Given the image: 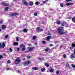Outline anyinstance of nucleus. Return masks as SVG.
I'll return each instance as SVG.
<instances>
[{
  "instance_id": "1",
  "label": "nucleus",
  "mask_w": 75,
  "mask_h": 75,
  "mask_svg": "<svg viewBox=\"0 0 75 75\" xmlns=\"http://www.w3.org/2000/svg\"><path fill=\"white\" fill-rule=\"evenodd\" d=\"M57 30L59 34L62 35V34H65L66 33V32H64V28L62 27H60L57 28Z\"/></svg>"
},
{
  "instance_id": "2",
  "label": "nucleus",
  "mask_w": 75,
  "mask_h": 75,
  "mask_svg": "<svg viewBox=\"0 0 75 75\" xmlns=\"http://www.w3.org/2000/svg\"><path fill=\"white\" fill-rule=\"evenodd\" d=\"M20 57H18L15 60V64H20L21 62V60L19 59Z\"/></svg>"
},
{
  "instance_id": "3",
  "label": "nucleus",
  "mask_w": 75,
  "mask_h": 75,
  "mask_svg": "<svg viewBox=\"0 0 75 75\" xmlns=\"http://www.w3.org/2000/svg\"><path fill=\"white\" fill-rule=\"evenodd\" d=\"M51 38V36H47L46 39V40L47 41H50V39Z\"/></svg>"
},
{
  "instance_id": "4",
  "label": "nucleus",
  "mask_w": 75,
  "mask_h": 75,
  "mask_svg": "<svg viewBox=\"0 0 75 75\" xmlns=\"http://www.w3.org/2000/svg\"><path fill=\"white\" fill-rule=\"evenodd\" d=\"M27 49H28V51H32L34 49V47H27Z\"/></svg>"
},
{
  "instance_id": "5",
  "label": "nucleus",
  "mask_w": 75,
  "mask_h": 75,
  "mask_svg": "<svg viewBox=\"0 0 75 75\" xmlns=\"http://www.w3.org/2000/svg\"><path fill=\"white\" fill-rule=\"evenodd\" d=\"M75 56L74 54L72 53L70 56V58L71 59H73V58H75Z\"/></svg>"
},
{
  "instance_id": "6",
  "label": "nucleus",
  "mask_w": 75,
  "mask_h": 75,
  "mask_svg": "<svg viewBox=\"0 0 75 75\" xmlns=\"http://www.w3.org/2000/svg\"><path fill=\"white\" fill-rule=\"evenodd\" d=\"M9 15L12 16H17V13H12L10 14Z\"/></svg>"
},
{
  "instance_id": "7",
  "label": "nucleus",
  "mask_w": 75,
  "mask_h": 75,
  "mask_svg": "<svg viewBox=\"0 0 75 75\" xmlns=\"http://www.w3.org/2000/svg\"><path fill=\"white\" fill-rule=\"evenodd\" d=\"M23 4H24L25 6H27L28 4V2H27L25 1H23Z\"/></svg>"
},
{
  "instance_id": "8",
  "label": "nucleus",
  "mask_w": 75,
  "mask_h": 75,
  "mask_svg": "<svg viewBox=\"0 0 75 75\" xmlns=\"http://www.w3.org/2000/svg\"><path fill=\"white\" fill-rule=\"evenodd\" d=\"M62 26H64V25H65V24L67 23L64 21H62Z\"/></svg>"
},
{
  "instance_id": "9",
  "label": "nucleus",
  "mask_w": 75,
  "mask_h": 75,
  "mask_svg": "<svg viewBox=\"0 0 75 75\" xmlns=\"http://www.w3.org/2000/svg\"><path fill=\"white\" fill-rule=\"evenodd\" d=\"M73 4L72 3H67L66 4V6H70V5H72Z\"/></svg>"
},
{
  "instance_id": "10",
  "label": "nucleus",
  "mask_w": 75,
  "mask_h": 75,
  "mask_svg": "<svg viewBox=\"0 0 75 75\" xmlns=\"http://www.w3.org/2000/svg\"><path fill=\"white\" fill-rule=\"evenodd\" d=\"M2 4L4 6H9V4H7L6 3H3Z\"/></svg>"
},
{
  "instance_id": "11",
  "label": "nucleus",
  "mask_w": 75,
  "mask_h": 75,
  "mask_svg": "<svg viewBox=\"0 0 75 75\" xmlns=\"http://www.w3.org/2000/svg\"><path fill=\"white\" fill-rule=\"evenodd\" d=\"M18 44V43L16 42H14L13 44V45L15 46V45H17Z\"/></svg>"
},
{
  "instance_id": "12",
  "label": "nucleus",
  "mask_w": 75,
  "mask_h": 75,
  "mask_svg": "<svg viewBox=\"0 0 75 75\" xmlns=\"http://www.w3.org/2000/svg\"><path fill=\"white\" fill-rule=\"evenodd\" d=\"M32 69L33 70H38V68L37 67H32Z\"/></svg>"
},
{
  "instance_id": "13",
  "label": "nucleus",
  "mask_w": 75,
  "mask_h": 75,
  "mask_svg": "<svg viewBox=\"0 0 75 75\" xmlns=\"http://www.w3.org/2000/svg\"><path fill=\"white\" fill-rule=\"evenodd\" d=\"M27 31H28V29H25L23 30V32H25V33L26 32H27Z\"/></svg>"
},
{
  "instance_id": "14",
  "label": "nucleus",
  "mask_w": 75,
  "mask_h": 75,
  "mask_svg": "<svg viewBox=\"0 0 75 75\" xmlns=\"http://www.w3.org/2000/svg\"><path fill=\"white\" fill-rule=\"evenodd\" d=\"M45 68H43L41 69V71L42 72H44V71H45Z\"/></svg>"
},
{
  "instance_id": "15",
  "label": "nucleus",
  "mask_w": 75,
  "mask_h": 75,
  "mask_svg": "<svg viewBox=\"0 0 75 75\" xmlns=\"http://www.w3.org/2000/svg\"><path fill=\"white\" fill-rule=\"evenodd\" d=\"M25 47L24 46L23 48H22V51H25Z\"/></svg>"
},
{
  "instance_id": "16",
  "label": "nucleus",
  "mask_w": 75,
  "mask_h": 75,
  "mask_svg": "<svg viewBox=\"0 0 75 75\" xmlns=\"http://www.w3.org/2000/svg\"><path fill=\"white\" fill-rule=\"evenodd\" d=\"M2 48H4L5 47V44H4V43H2Z\"/></svg>"
},
{
  "instance_id": "17",
  "label": "nucleus",
  "mask_w": 75,
  "mask_h": 75,
  "mask_svg": "<svg viewBox=\"0 0 75 75\" xmlns=\"http://www.w3.org/2000/svg\"><path fill=\"white\" fill-rule=\"evenodd\" d=\"M33 40H35L36 39V36H33Z\"/></svg>"
},
{
  "instance_id": "18",
  "label": "nucleus",
  "mask_w": 75,
  "mask_h": 75,
  "mask_svg": "<svg viewBox=\"0 0 75 75\" xmlns=\"http://www.w3.org/2000/svg\"><path fill=\"white\" fill-rule=\"evenodd\" d=\"M24 47L25 46L24 44H21L20 46V48H21V47Z\"/></svg>"
},
{
  "instance_id": "19",
  "label": "nucleus",
  "mask_w": 75,
  "mask_h": 75,
  "mask_svg": "<svg viewBox=\"0 0 75 75\" xmlns=\"http://www.w3.org/2000/svg\"><path fill=\"white\" fill-rule=\"evenodd\" d=\"M72 21L74 22V23H75V18H72Z\"/></svg>"
},
{
  "instance_id": "20",
  "label": "nucleus",
  "mask_w": 75,
  "mask_h": 75,
  "mask_svg": "<svg viewBox=\"0 0 75 75\" xmlns=\"http://www.w3.org/2000/svg\"><path fill=\"white\" fill-rule=\"evenodd\" d=\"M6 27V26L5 25H3L2 26V28H3V29H4V28H5Z\"/></svg>"
},
{
  "instance_id": "21",
  "label": "nucleus",
  "mask_w": 75,
  "mask_h": 75,
  "mask_svg": "<svg viewBox=\"0 0 75 75\" xmlns=\"http://www.w3.org/2000/svg\"><path fill=\"white\" fill-rule=\"evenodd\" d=\"M61 23V22H60V21H57V24H60Z\"/></svg>"
},
{
  "instance_id": "22",
  "label": "nucleus",
  "mask_w": 75,
  "mask_h": 75,
  "mask_svg": "<svg viewBox=\"0 0 75 75\" xmlns=\"http://www.w3.org/2000/svg\"><path fill=\"white\" fill-rule=\"evenodd\" d=\"M54 71V70L52 69H50V72H52L53 71Z\"/></svg>"
},
{
  "instance_id": "23",
  "label": "nucleus",
  "mask_w": 75,
  "mask_h": 75,
  "mask_svg": "<svg viewBox=\"0 0 75 75\" xmlns=\"http://www.w3.org/2000/svg\"><path fill=\"white\" fill-rule=\"evenodd\" d=\"M26 63L27 65H28V64H30V61H27V62H26Z\"/></svg>"
},
{
  "instance_id": "24",
  "label": "nucleus",
  "mask_w": 75,
  "mask_h": 75,
  "mask_svg": "<svg viewBox=\"0 0 75 75\" xmlns=\"http://www.w3.org/2000/svg\"><path fill=\"white\" fill-rule=\"evenodd\" d=\"M16 41H17V42H18V41H19V39H18V38L16 37Z\"/></svg>"
},
{
  "instance_id": "25",
  "label": "nucleus",
  "mask_w": 75,
  "mask_h": 75,
  "mask_svg": "<svg viewBox=\"0 0 75 75\" xmlns=\"http://www.w3.org/2000/svg\"><path fill=\"white\" fill-rule=\"evenodd\" d=\"M33 4H34V3L33 2H31L30 3V6H33Z\"/></svg>"
},
{
  "instance_id": "26",
  "label": "nucleus",
  "mask_w": 75,
  "mask_h": 75,
  "mask_svg": "<svg viewBox=\"0 0 75 75\" xmlns=\"http://www.w3.org/2000/svg\"><path fill=\"white\" fill-rule=\"evenodd\" d=\"M16 72L18 73H19L20 74H21V71H20L19 70H16Z\"/></svg>"
},
{
  "instance_id": "27",
  "label": "nucleus",
  "mask_w": 75,
  "mask_h": 75,
  "mask_svg": "<svg viewBox=\"0 0 75 75\" xmlns=\"http://www.w3.org/2000/svg\"><path fill=\"white\" fill-rule=\"evenodd\" d=\"M45 65L47 67H49V64L47 63H46Z\"/></svg>"
},
{
  "instance_id": "28",
  "label": "nucleus",
  "mask_w": 75,
  "mask_h": 75,
  "mask_svg": "<svg viewBox=\"0 0 75 75\" xmlns=\"http://www.w3.org/2000/svg\"><path fill=\"white\" fill-rule=\"evenodd\" d=\"M66 66L68 67H69V64H68V63L66 64Z\"/></svg>"
},
{
  "instance_id": "29",
  "label": "nucleus",
  "mask_w": 75,
  "mask_h": 75,
  "mask_svg": "<svg viewBox=\"0 0 75 75\" xmlns=\"http://www.w3.org/2000/svg\"><path fill=\"white\" fill-rule=\"evenodd\" d=\"M23 64L24 66H25V65H27L26 62H23Z\"/></svg>"
},
{
  "instance_id": "30",
  "label": "nucleus",
  "mask_w": 75,
  "mask_h": 75,
  "mask_svg": "<svg viewBox=\"0 0 75 75\" xmlns=\"http://www.w3.org/2000/svg\"><path fill=\"white\" fill-rule=\"evenodd\" d=\"M3 22H4V21L2 20V21H0V23L1 24H2L3 23Z\"/></svg>"
},
{
  "instance_id": "31",
  "label": "nucleus",
  "mask_w": 75,
  "mask_h": 75,
  "mask_svg": "<svg viewBox=\"0 0 75 75\" xmlns=\"http://www.w3.org/2000/svg\"><path fill=\"white\" fill-rule=\"evenodd\" d=\"M7 63H8V64H10V63H11V61H10V60H8L7 61Z\"/></svg>"
},
{
  "instance_id": "32",
  "label": "nucleus",
  "mask_w": 75,
  "mask_h": 75,
  "mask_svg": "<svg viewBox=\"0 0 75 75\" xmlns=\"http://www.w3.org/2000/svg\"><path fill=\"white\" fill-rule=\"evenodd\" d=\"M34 15L35 16H37V13L36 12H35L34 13Z\"/></svg>"
},
{
  "instance_id": "33",
  "label": "nucleus",
  "mask_w": 75,
  "mask_h": 75,
  "mask_svg": "<svg viewBox=\"0 0 75 75\" xmlns=\"http://www.w3.org/2000/svg\"><path fill=\"white\" fill-rule=\"evenodd\" d=\"M72 47H75V44H72L71 45Z\"/></svg>"
},
{
  "instance_id": "34",
  "label": "nucleus",
  "mask_w": 75,
  "mask_h": 75,
  "mask_svg": "<svg viewBox=\"0 0 75 75\" xmlns=\"http://www.w3.org/2000/svg\"><path fill=\"white\" fill-rule=\"evenodd\" d=\"M8 36L7 35H6L5 36V38H8Z\"/></svg>"
},
{
  "instance_id": "35",
  "label": "nucleus",
  "mask_w": 75,
  "mask_h": 75,
  "mask_svg": "<svg viewBox=\"0 0 75 75\" xmlns=\"http://www.w3.org/2000/svg\"><path fill=\"white\" fill-rule=\"evenodd\" d=\"M60 6L61 7H63V6H64V4H60Z\"/></svg>"
},
{
  "instance_id": "36",
  "label": "nucleus",
  "mask_w": 75,
  "mask_h": 75,
  "mask_svg": "<svg viewBox=\"0 0 75 75\" xmlns=\"http://www.w3.org/2000/svg\"><path fill=\"white\" fill-rule=\"evenodd\" d=\"M71 66L73 68H75V65L73 64L71 65Z\"/></svg>"
},
{
  "instance_id": "37",
  "label": "nucleus",
  "mask_w": 75,
  "mask_h": 75,
  "mask_svg": "<svg viewBox=\"0 0 75 75\" xmlns=\"http://www.w3.org/2000/svg\"><path fill=\"white\" fill-rule=\"evenodd\" d=\"M6 11H7V10H8V7H6L5 9Z\"/></svg>"
},
{
  "instance_id": "38",
  "label": "nucleus",
  "mask_w": 75,
  "mask_h": 75,
  "mask_svg": "<svg viewBox=\"0 0 75 75\" xmlns=\"http://www.w3.org/2000/svg\"><path fill=\"white\" fill-rule=\"evenodd\" d=\"M42 43H43V44H46V42L44 41H42Z\"/></svg>"
},
{
  "instance_id": "39",
  "label": "nucleus",
  "mask_w": 75,
  "mask_h": 75,
  "mask_svg": "<svg viewBox=\"0 0 75 75\" xmlns=\"http://www.w3.org/2000/svg\"><path fill=\"white\" fill-rule=\"evenodd\" d=\"M9 51H10V52H11L12 51H13V50H12V49H11V48H9Z\"/></svg>"
},
{
  "instance_id": "40",
  "label": "nucleus",
  "mask_w": 75,
  "mask_h": 75,
  "mask_svg": "<svg viewBox=\"0 0 75 75\" xmlns=\"http://www.w3.org/2000/svg\"><path fill=\"white\" fill-rule=\"evenodd\" d=\"M11 69V68H8V67L6 68V69L7 70H8V71H9V70H10V69Z\"/></svg>"
},
{
  "instance_id": "41",
  "label": "nucleus",
  "mask_w": 75,
  "mask_h": 75,
  "mask_svg": "<svg viewBox=\"0 0 75 75\" xmlns=\"http://www.w3.org/2000/svg\"><path fill=\"white\" fill-rule=\"evenodd\" d=\"M63 57L64 58H66V57H67V56L66 55L64 54L63 55Z\"/></svg>"
},
{
  "instance_id": "42",
  "label": "nucleus",
  "mask_w": 75,
  "mask_h": 75,
  "mask_svg": "<svg viewBox=\"0 0 75 75\" xmlns=\"http://www.w3.org/2000/svg\"><path fill=\"white\" fill-rule=\"evenodd\" d=\"M28 52H29V51H28V50H27V51H25V53H27Z\"/></svg>"
},
{
  "instance_id": "43",
  "label": "nucleus",
  "mask_w": 75,
  "mask_h": 75,
  "mask_svg": "<svg viewBox=\"0 0 75 75\" xmlns=\"http://www.w3.org/2000/svg\"><path fill=\"white\" fill-rule=\"evenodd\" d=\"M47 35H51V33H48Z\"/></svg>"
},
{
  "instance_id": "44",
  "label": "nucleus",
  "mask_w": 75,
  "mask_h": 75,
  "mask_svg": "<svg viewBox=\"0 0 75 75\" xmlns=\"http://www.w3.org/2000/svg\"><path fill=\"white\" fill-rule=\"evenodd\" d=\"M0 47H1V49H2V47H1V44L0 43Z\"/></svg>"
},
{
  "instance_id": "45",
  "label": "nucleus",
  "mask_w": 75,
  "mask_h": 75,
  "mask_svg": "<svg viewBox=\"0 0 75 75\" xmlns=\"http://www.w3.org/2000/svg\"><path fill=\"white\" fill-rule=\"evenodd\" d=\"M59 71H57L56 72V73L57 74H59Z\"/></svg>"
},
{
  "instance_id": "46",
  "label": "nucleus",
  "mask_w": 75,
  "mask_h": 75,
  "mask_svg": "<svg viewBox=\"0 0 75 75\" xmlns=\"http://www.w3.org/2000/svg\"><path fill=\"white\" fill-rule=\"evenodd\" d=\"M47 2L45 0V1H44L43 2V4H45V3H46Z\"/></svg>"
},
{
  "instance_id": "47",
  "label": "nucleus",
  "mask_w": 75,
  "mask_h": 75,
  "mask_svg": "<svg viewBox=\"0 0 75 75\" xmlns=\"http://www.w3.org/2000/svg\"><path fill=\"white\" fill-rule=\"evenodd\" d=\"M35 4L36 5H38V1L36 2L35 3Z\"/></svg>"
},
{
  "instance_id": "48",
  "label": "nucleus",
  "mask_w": 75,
  "mask_h": 75,
  "mask_svg": "<svg viewBox=\"0 0 75 75\" xmlns=\"http://www.w3.org/2000/svg\"><path fill=\"white\" fill-rule=\"evenodd\" d=\"M27 58L28 59H29V58H30V56H28L27 57Z\"/></svg>"
},
{
  "instance_id": "49",
  "label": "nucleus",
  "mask_w": 75,
  "mask_h": 75,
  "mask_svg": "<svg viewBox=\"0 0 75 75\" xmlns=\"http://www.w3.org/2000/svg\"><path fill=\"white\" fill-rule=\"evenodd\" d=\"M48 50H49L47 48V49H45L46 51H48Z\"/></svg>"
},
{
  "instance_id": "50",
  "label": "nucleus",
  "mask_w": 75,
  "mask_h": 75,
  "mask_svg": "<svg viewBox=\"0 0 75 75\" xmlns=\"http://www.w3.org/2000/svg\"><path fill=\"white\" fill-rule=\"evenodd\" d=\"M72 0H66L67 1H72Z\"/></svg>"
},
{
  "instance_id": "51",
  "label": "nucleus",
  "mask_w": 75,
  "mask_h": 75,
  "mask_svg": "<svg viewBox=\"0 0 75 75\" xmlns=\"http://www.w3.org/2000/svg\"><path fill=\"white\" fill-rule=\"evenodd\" d=\"M39 60L40 61H42V59L41 58H39Z\"/></svg>"
},
{
  "instance_id": "52",
  "label": "nucleus",
  "mask_w": 75,
  "mask_h": 75,
  "mask_svg": "<svg viewBox=\"0 0 75 75\" xmlns=\"http://www.w3.org/2000/svg\"><path fill=\"white\" fill-rule=\"evenodd\" d=\"M50 47H52V46H53V45H52V44H51L50 45Z\"/></svg>"
},
{
  "instance_id": "53",
  "label": "nucleus",
  "mask_w": 75,
  "mask_h": 75,
  "mask_svg": "<svg viewBox=\"0 0 75 75\" xmlns=\"http://www.w3.org/2000/svg\"><path fill=\"white\" fill-rule=\"evenodd\" d=\"M69 19H71L72 18V17L70 16L69 17Z\"/></svg>"
},
{
  "instance_id": "54",
  "label": "nucleus",
  "mask_w": 75,
  "mask_h": 75,
  "mask_svg": "<svg viewBox=\"0 0 75 75\" xmlns=\"http://www.w3.org/2000/svg\"><path fill=\"white\" fill-rule=\"evenodd\" d=\"M40 31H43V29H41L40 30Z\"/></svg>"
},
{
  "instance_id": "55",
  "label": "nucleus",
  "mask_w": 75,
  "mask_h": 75,
  "mask_svg": "<svg viewBox=\"0 0 75 75\" xmlns=\"http://www.w3.org/2000/svg\"><path fill=\"white\" fill-rule=\"evenodd\" d=\"M3 57V56L1 55H0V59H1V58Z\"/></svg>"
},
{
  "instance_id": "56",
  "label": "nucleus",
  "mask_w": 75,
  "mask_h": 75,
  "mask_svg": "<svg viewBox=\"0 0 75 75\" xmlns=\"http://www.w3.org/2000/svg\"><path fill=\"white\" fill-rule=\"evenodd\" d=\"M17 51H20V48H18L17 49Z\"/></svg>"
},
{
  "instance_id": "57",
  "label": "nucleus",
  "mask_w": 75,
  "mask_h": 75,
  "mask_svg": "<svg viewBox=\"0 0 75 75\" xmlns=\"http://www.w3.org/2000/svg\"><path fill=\"white\" fill-rule=\"evenodd\" d=\"M69 48H70V50H72L73 47H70Z\"/></svg>"
},
{
  "instance_id": "58",
  "label": "nucleus",
  "mask_w": 75,
  "mask_h": 75,
  "mask_svg": "<svg viewBox=\"0 0 75 75\" xmlns=\"http://www.w3.org/2000/svg\"><path fill=\"white\" fill-rule=\"evenodd\" d=\"M39 28H40L39 27H38V30H40V29H39Z\"/></svg>"
},
{
  "instance_id": "59",
  "label": "nucleus",
  "mask_w": 75,
  "mask_h": 75,
  "mask_svg": "<svg viewBox=\"0 0 75 75\" xmlns=\"http://www.w3.org/2000/svg\"><path fill=\"white\" fill-rule=\"evenodd\" d=\"M74 54L75 55V49H74Z\"/></svg>"
},
{
  "instance_id": "60",
  "label": "nucleus",
  "mask_w": 75,
  "mask_h": 75,
  "mask_svg": "<svg viewBox=\"0 0 75 75\" xmlns=\"http://www.w3.org/2000/svg\"><path fill=\"white\" fill-rule=\"evenodd\" d=\"M23 61H24V60H25V58L23 59Z\"/></svg>"
},
{
  "instance_id": "61",
  "label": "nucleus",
  "mask_w": 75,
  "mask_h": 75,
  "mask_svg": "<svg viewBox=\"0 0 75 75\" xmlns=\"http://www.w3.org/2000/svg\"><path fill=\"white\" fill-rule=\"evenodd\" d=\"M37 44V43H36V42L35 43V45H36V44Z\"/></svg>"
},
{
  "instance_id": "62",
  "label": "nucleus",
  "mask_w": 75,
  "mask_h": 75,
  "mask_svg": "<svg viewBox=\"0 0 75 75\" xmlns=\"http://www.w3.org/2000/svg\"><path fill=\"white\" fill-rule=\"evenodd\" d=\"M36 30H37V31H38V27H37V28Z\"/></svg>"
},
{
  "instance_id": "63",
  "label": "nucleus",
  "mask_w": 75,
  "mask_h": 75,
  "mask_svg": "<svg viewBox=\"0 0 75 75\" xmlns=\"http://www.w3.org/2000/svg\"><path fill=\"white\" fill-rule=\"evenodd\" d=\"M45 1L47 2V1H48V0H45Z\"/></svg>"
},
{
  "instance_id": "64",
  "label": "nucleus",
  "mask_w": 75,
  "mask_h": 75,
  "mask_svg": "<svg viewBox=\"0 0 75 75\" xmlns=\"http://www.w3.org/2000/svg\"><path fill=\"white\" fill-rule=\"evenodd\" d=\"M1 31V29H0V31Z\"/></svg>"
}]
</instances>
